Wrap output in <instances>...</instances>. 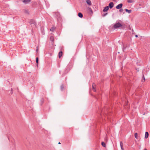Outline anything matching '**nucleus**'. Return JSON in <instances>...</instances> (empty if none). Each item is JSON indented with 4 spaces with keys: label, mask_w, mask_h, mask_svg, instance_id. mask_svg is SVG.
Wrapping results in <instances>:
<instances>
[{
    "label": "nucleus",
    "mask_w": 150,
    "mask_h": 150,
    "mask_svg": "<svg viewBox=\"0 0 150 150\" xmlns=\"http://www.w3.org/2000/svg\"><path fill=\"white\" fill-rule=\"evenodd\" d=\"M113 28L115 29L120 28V29L125 30L126 28V26L124 23L121 24L119 22H116L113 25Z\"/></svg>",
    "instance_id": "obj_1"
},
{
    "label": "nucleus",
    "mask_w": 150,
    "mask_h": 150,
    "mask_svg": "<svg viewBox=\"0 0 150 150\" xmlns=\"http://www.w3.org/2000/svg\"><path fill=\"white\" fill-rule=\"evenodd\" d=\"M70 70V69L69 67L68 66L67 67L64 71V73L62 74V75H64L67 74L69 71Z\"/></svg>",
    "instance_id": "obj_2"
},
{
    "label": "nucleus",
    "mask_w": 150,
    "mask_h": 150,
    "mask_svg": "<svg viewBox=\"0 0 150 150\" xmlns=\"http://www.w3.org/2000/svg\"><path fill=\"white\" fill-rule=\"evenodd\" d=\"M54 16L57 18H59L60 17L59 13L58 12H54Z\"/></svg>",
    "instance_id": "obj_3"
},
{
    "label": "nucleus",
    "mask_w": 150,
    "mask_h": 150,
    "mask_svg": "<svg viewBox=\"0 0 150 150\" xmlns=\"http://www.w3.org/2000/svg\"><path fill=\"white\" fill-rule=\"evenodd\" d=\"M123 6V4L122 3L118 5L117 6H116V8L117 9H120L122 8Z\"/></svg>",
    "instance_id": "obj_4"
},
{
    "label": "nucleus",
    "mask_w": 150,
    "mask_h": 150,
    "mask_svg": "<svg viewBox=\"0 0 150 150\" xmlns=\"http://www.w3.org/2000/svg\"><path fill=\"white\" fill-rule=\"evenodd\" d=\"M114 4L112 2H110L108 6L109 8H110V9L112 8L114 6Z\"/></svg>",
    "instance_id": "obj_5"
},
{
    "label": "nucleus",
    "mask_w": 150,
    "mask_h": 150,
    "mask_svg": "<svg viewBox=\"0 0 150 150\" xmlns=\"http://www.w3.org/2000/svg\"><path fill=\"white\" fill-rule=\"evenodd\" d=\"M29 23L30 24H33L35 25H36V23H35V21L34 20H33V19L31 20H30V21Z\"/></svg>",
    "instance_id": "obj_6"
},
{
    "label": "nucleus",
    "mask_w": 150,
    "mask_h": 150,
    "mask_svg": "<svg viewBox=\"0 0 150 150\" xmlns=\"http://www.w3.org/2000/svg\"><path fill=\"white\" fill-rule=\"evenodd\" d=\"M109 8L108 6H106L103 9V12H105L109 10Z\"/></svg>",
    "instance_id": "obj_7"
},
{
    "label": "nucleus",
    "mask_w": 150,
    "mask_h": 150,
    "mask_svg": "<svg viewBox=\"0 0 150 150\" xmlns=\"http://www.w3.org/2000/svg\"><path fill=\"white\" fill-rule=\"evenodd\" d=\"M50 40L52 42V44H53L54 41V36H50Z\"/></svg>",
    "instance_id": "obj_8"
},
{
    "label": "nucleus",
    "mask_w": 150,
    "mask_h": 150,
    "mask_svg": "<svg viewBox=\"0 0 150 150\" xmlns=\"http://www.w3.org/2000/svg\"><path fill=\"white\" fill-rule=\"evenodd\" d=\"M30 1V0H23L22 2L25 4H27Z\"/></svg>",
    "instance_id": "obj_9"
},
{
    "label": "nucleus",
    "mask_w": 150,
    "mask_h": 150,
    "mask_svg": "<svg viewBox=\"0 0 150 150\" xmlns=\"http://www.w3.org/2000/svg\"><path fill=\"white\" fill-rule=\"evenodd\" d=\"M95 86H96L95 84L94 83H93L92 84V89H93V91H96V90L95 89Z\"/></svg>",
    "instance_id": "obj_10"
},
{
    "label": "nucleus",
    "mask_w": 150,
    "mask_h": 150,
    "mask_svg": "<svg viewBox=\"0 0 150 150\" xmlns=\"http://www.w3.org/2000/svg\"><path fill=\"white\" fill-rule=\"evenodd\" d=\"M149 134L148 132H146L145 133V138L147 139L149 137Z\"/></svg>",
    "instance_id": "obj_11"
},
{
    "label": "nucleus",
    "mask_w": 150,
    "mask_h": 150,
    "mask_svg": "<svg viewBox=\"0 0 150 150\" xmlns=\"http://www.w3.org/2000/svg\"><path fill=\"white\" fill-rule=\"evenodd\" d=\"M86 2L87 4L89 6L91 5V2L90 0H87L86 1Z\"/></svg>",
    "instance_id": "obj_12"
},
{
    "label": "nucleus",
    "mask_w": 150,
    "mask_h": 150,
    "mask_svg": "<svg viewBox=\"0 0 150 150\" xmlns=\"http://www.w3.org/2000/svg\"><path fill=\"white\" fill-rule=\"evenodd\" d=\"M62 55V51H60L58 54L59 57L60 58Z\"/></svg>",
    "instance_id": "obj_13"
},
{
    "label": "nucleus",
    "mask_w": 150,
    "mask_h": 150,
    "mask_svg": "<svg viewBox=\"0 0 150 150\" xmlns=\"http://www.w3.org/2000/svg\"><path fill=\"white\" fill-rule=\"evenodd\" d=\"M125 10L127 12H128L129 13H131L132 12V10H128L126 8L125 9Z\"/></svg>",
    "instance_id": "obj_14"
},
{
    "label": "nucleus",
    "mask_w": 150,
    "mask_h": 150,
    "mask_svg": "<svg viewBox=\"0 0 150 150\" xmlns=\"http://www.w3.org/2000/svg\"><path fill=\"white\" fill-rule=\"evenodd\" d=\"M120 145L121 147V149L122 150H124L123 148V143L122 142H120Z\"/></svg>",
    "instance_id": "obj_15"
},
{
    "label": "nucleus",
    "mask_w": 150,
    "mask_h": 150,
    "mask_svg": "<svg viewBox=\"0 0 150 150\" xmlns=\"http://www.w3.org/2000/svg\"><path fill=\"white\" fill-rule=\"evenodd\" d=\"M78 16L80 18H82L83 17V15L80 12L78 13Z\"/></svg>",
    "instance_id": "obj_16"
},
{
    "label": "nucleus",
    "mask_w": 150,
    "mask_h": 150,
    "mask_svg": "<svg viewBox=\"0 0 150 150\" xmlns=\"http://www.w3.org/2000/svg\"><path fill=\"white\" fill-rule=\"evenodd\" d=\"M64 89V86L63 84L62 85L60 86V89L61 91H63Z\"/></svg>",
    "instance_id": "obj_17"
},
{
    "label": "nucleus",
    "mask_w": 150,
    "mask_h": 150,
    "mask_svg": "<svg viewBox=\"0 0 150 150\" xmlns=\"http://www.w3.org/2000/svg\"><path fill=\"white\" fill-rule=\"evenodd\" d=\"M101 145H102L104 147H106V144L104 142H102L101 143Z\"/></svg>",
    "instance_id": "obj_18"
},
{
    "label": "nucleus",
    "mask_w": 150,
    "mask_h": 150,
    "mask_svg": "<svg viewBox=\"0 0 150 150\" xmlns=\"http://www.w3.org/2000/svg\"><path fill=\"white\" fill-rule=\"evenodd\" d=\"M142 78L143 79L142 80V82H144L145 81V77H144V75H143V76L142 77Z\"/></svg>",
    "instance_id": "obj_19"
},
{
    "label": "nucleus",
    "mask_w": 150,
    "mask_h": 150,
    "mask_svg": "<svg viewBox=\"0 0 150 150\" xmlns=\"http://www.w3.org/2000/svg\"><path fill=\"white\" fill-rule=\"evenodd\" d=\"M134 137H135L137 139L138 138V134L137 133H135L134 134Z\"/></svg>",
    "instance_id": "obj_20"
},
{
    "label": "nucleus",
    "mask_w": 150,
    "mask_h": 150,
    "mask_svg": "<svg viewBox=\"0 0 150 150\" xmlns=\"http://www.w3.org/2000/svg\"><path fill=\"white\" fill-rule=\"evenodd\" d=\"M134 0H127V2L129 3H133L134 2Z\"/></svg>",
    "instance_id": "obj_21"
},
{
    "label": "nucleus",
    "mask_w": 150,
    "mask_h": 150,
    "mask_svg": "<svg viewBox=\"0 0 150 150\" xmlns=\"http://www.w3.org/2000/svg\"><path fill=\"white\" fill-rule=\"evenodd\" d=\"M55 30V28L54 27H52L50 29V30L51 31H53Z\"/></svg>",
    "instance_id": "obj_22"
},
{
    "label": "nucleus",
    "mask_w": 150,
    "mask_h": 150,
    "mask_svg": "<svg viewBox=\"0 0 150 150\" xmlns=\"http://www.w3.org/2000/svg\"><path fill=\"white\" fill-rule=\"evenodd\" d=\"M40 102H41V105H42V104L44 103V100L43 98H42L41 100H40Z\"/></svg>",
    "instance_id": "obj_23"
},
{
    "label": "nucleus",
    "mask_w": 150,
    "mask_h": 150,
    "mask_svg": "<svg viewBox=\"0 0 150 150\" xmlns=\"http://www.w3.org/2000/svg\"><path fill=\"white\" fill-rule=\"evenodd\" d=\"M36 62L37 63V65H38V57H37L36 58Z\"/></svg>",
    "instance_id": "obj_24"
},
{
    "label": "nucleus",
    "mask_w": 150,
    "mask_h": 150,
    "mask_svg": "<svg viewBox=\"0 0 150 150\" xmlns=\"http://www.w3.org/2000/svg\"><path fill=\"white\" fill-rule=\"evenodd\" d=\"M108 14V13H105L102 14V16L103 17H104L105 16H106Z\"/></svg>",
    "instance_id": "obj_25"
},
{
    "label": "nucleus",
    "mask_w": 150,
    "mask_h": 150,
    "mask_svg": "<svg viewBox=\"0 0 150 150\" xmlns=\"http://www.w3.org/2000/svg\"><path fill=\"white\" fill-rule=\"evenodd\" d=\"M88 10H89L90 11H91V13H93V11H92V10L91 8H89V7H88Z\"/></svg>",
    "instance_id": "obj_26"
},
{
    "label": "nucleus",
    "mask_w": 150,
    "mask_h": 150,
    "mask_svg": "<svg viewBox=\"0 0 150 150\" xmlns=\"http://www.w3.org/2000/svg\"><path fill=\"white\" fill-rule=\"evenodd\" d=\"M120 9L119 10V12H120L121 13V12H122L123 11V10L122 9V8H120Z\"/></svg>",
    "instance_id": "obj_27"
},
{
    "label": "nucleus",
    "mask_w": 150,
    "mask_h": 150,
    "mask_svg": "<svg viewBox=\"0 0 150 150\" xmlns=\"http://www.w3.org/2000/svg\"><path fill=\"white\" fill-rule=\"evenodd\" d=\"M11 94H12L13 93V89L12 88L11 89Z\"/></svg>",
    "instance_id": "obj_28"
},
{
    "label": "nucleus",
    "mask_w": 150,
    "mask_h": 150,
    "mask_svg": "<svg viewBox=\"0 0 150 150\" xmlns=\"http://www.w3.org/2000/svg\"><path fill=\"white\" fill-rule=\"evenodd\" d=\"M126 47H124L123 50H125L126 49Z\"/></svg>",
    "instance_id": "obj_29"
},
{
    "label": "nucleus",
    "mask_w": 150,
    "mask_h": 150,
    "mask_svg": "<svg viewBox=\"0 0 150 150\" xmlns=\"http://www.w3.org/2000/svg\"><path fill=\"white\" fill-rule=\"evenodd\" d=\"M135 36L136 38H137L138 37V36L137 35H136Z\"/></svg>",
    "instance_id": "obj_30"
},
{
    "label": "nucleus",
    "mask_w": 150,
    "mask_h": 150,
    "mask_svg": "<svg viewBox=\"0 0 150 150\" xmlns=\"http://www.w3.org/2000/svg\"><path fill=\"white\" fill-rule=\"evenodd\" d=\"M38 48H37V50H36V51L37 52L38 50Z\"/></svg>",
    "instance_id": "obj_31"
},
{
    "label": "nucleus",
    "mask_w": 150,
    "mask_h": 150,
    "mask_svg": "<svg viewBox=\"0 0 150 150\" xmlns=\"http://www.w3.org/2000/svg\"><path fill=\"white\" fill-rule=\"evenodd\" d=\"M144 150H147L146 149H145Z\"/></svg>",
    "instance_id": "obj_32"
},
{
    "label": "nucleus",
    "mask_w": 150,
    "mask_h": 150,
    "mask_svg": "<svg viewBox=\"0 0 150 150\" xmlns=\"http://www.w3.org/2000/svg\"><path fill=\"white\" fill-rule=\"evenodd\" d=\"M58 144H60L61 143H60V142H59V143H58Z\"/></svg>",
    "instance_id": "obj_33"
},
{
    "label": "nucleus",
    "mask_w": 150,
    "mask_h": 150,
    "mask_svg": "<svg viewBox=\"0 0 150 150\" xmlns=\"http://www.w3.org/2000/svg\"><path fill=\"white\" fill-rule=\"evenodd\" d=\"M138 69H137V71H138Z\"/></svg>",
    "instance_id": "obj_34"
},
{
    "label": "nucleus",
    "mask_w": 150,
    "mask_h": 150,
    "mask_svg": "<svg viewBox=\"0 0 150 150\" xmlns=\"http://www.w3.org/2000/svg\"><path fill=\"white\" fill-rule=\"evenodd\" d=\"M138 69H137V71H138Z\"/></svg>",
    "instance_id": "obj_35"
}]
</instances>
